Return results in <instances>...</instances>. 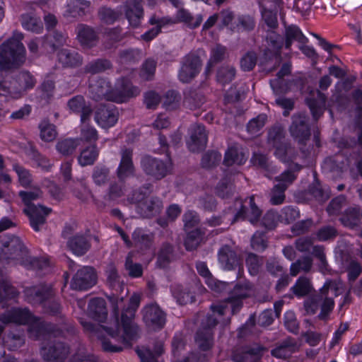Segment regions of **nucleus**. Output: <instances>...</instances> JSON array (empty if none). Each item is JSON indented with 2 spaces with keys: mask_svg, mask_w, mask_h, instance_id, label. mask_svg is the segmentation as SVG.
I'll use <instances>...</instances> for the list:
<instances>
[{
  "mask_svg": "<svg viewBox=\"0 0 362 362\" xmlns=\"http://www.w3.org/2000/svg\"><path fill=\"white\" fill-rule=\"evenodd\" d=\"M218 259L221 267L228 271L243 270V262L239 254L230 246L223 245L218 252Z\"/></svg>",
  "mask_w": 362,
  "mask_h": 362,
  "instance_id": "dca6fc26",
  "label": "nucleus"
},
{
  "mask_svg": "<svg viewBox=\"0 0 362 362\" xmlns=\"http://www.w3.org/2000/svg\"><path fill=\"white\" fill-rule=\"evenodd\" d=\"M140 302L141 298L139 295L134 293L131 296L128 306L122 310L121 314V323L123 328L122 335L119 334V315L117 317L115 314L116 323L114 328L95 325L83 319L80 320V323L86 332L96 334L100 329H104L115 341L127 346H130L132 345L131 341L136 338L139 330L138 325L134 322V317Z\"/></svg>",
  "mask_w": 362,
  "mask_h": 362,
  "instance_id": "f257e3e1",
  "label": "nucleus"
},
{
  "mask_svg": "<svg viewBox=\"0 0 362 362\" xmlns=\"http://www.w3.org/2000/svg\"><path fill=\"white\" fill-rule=\"evenodd\" d=\"M19 295V291L15 288L11 281L6 279L0 281V298L14 299Z\"/></svg>",
  "mask_w": 362,
  "mask_h": 362,
  "instance_id": "774afa93",
  "label": "nucleus"
},
{
  "mask_svg": "<svg viewBox=\"0 0 362 362\" xmlns=\"http://www.w3.org/2000/svg\"><path fill=\"white\" fill-rule=\"evenodd\" d=\"M235 192V187L230 177H225L220 180L216 188V193L221 199H230Z\"/></svg>",
  "mask_w": 362,
  "mask_h": 362,
  "instance_id": "a18cd8bd",
  "label": "nucleus"
},
{
  "mask_svg": "<svg viewBox=\"0 0 362 362\" xmlns=\"http://www.w3.org/2000/svg\"><path fill=\"white\" fill-rule=\"evenodd\" d=\"M125 183L126 181H121L118 179L111 182L107 188L104 199L106 201L111 202L123 197L127 191Z\"/></svg>",
  "mask_w": 362,
  "mask_h": 362,
  "instance_id": "a19ab883",
  "label": "nucleus"
},
{
  "mask_svg": "<svg viewBox=\"0 0 362 362\" xmlns=\"http://www.w3.org/2000/svg\"><path fill=\"white\" fill-rule=\"evenodd\" d=\"M90 317L98 322H104L107 317L105 300L102 298H95L90 300L88 306Z\"/></svg>",
  "mask_w": 362,
  "mask_h": 362,
  "instance_id": "cd10ccee",
  "label": "nucleus"
},
{
  "mask_svg": "<svg viewBox=\"0 0 362 362\" xmlns=\"http://www.w3.org/2000/svg\"><path fill=\"white\" fill-rule=\"evenodd\" d=\"M58 61L64 67L76 68L83 64V57L77 52L62 49L57 54Z\"/></svg>",
  "mask_w": 362,
  "mask_h": 362,
  "instance_id": "c85d7f7f",
  "label": "nucleus"
},
{
  "mask_svg": "<svg viewBox=\"0 0 362 362\" xmlns=\"http://www.w3.org/2000/svg\"><path fill=\"white\" fill-rule=\"evenodd\" d=\"M15 81H10L9 78H4L0 72V95L11 98V95H18V90L15 86Z\"/></svg>",
  "mask_w": 362,
  "mask_h": 362,
  "instance_id": "0e129e2a",
  "label": "nucleus"
},
{
  "mask_svg": "<svg viewBox=\"0 0 362 362\" xmlns=\"http://www.w3.org/2000/svg\"><path fill=\"white\" fill-rule=\"evenodd\" d=\"M107 283L113 292L107 298L110 301L113 313L117 317L119 315V309L122 307L123 300L127 294V288L120 281L116 267L114 264H110L106 270Z\"/></svg>",
  "mask_w": 362,
  "mask_h": 362,
  "instance_id": "0eeeda50",
  "label": "nucleus"
},
{
  "mask_svg": "<svg viewBox=\"0 0 362 362\" xmlns=\"http://www.w3.org/2000/svg\"><path fill=\"white\" fill-rule=\"evenodd\" d=\"M236 74L235 67L229 65L221 66L216 74L217 81L223 85L231 82Z\"/></svg>",
  "mask_w": 362,
  "mask_h": 362,
  "instance_id": "052dcab7",
  "label": "nucleus"
},
{
  "mask_svg": "<svg viewBox=\"0 0 362 362\" xmlns=\"http://www.w3.org/2000/svg\"><path fill=\"white\" fill-rule=\"evenodd\" d=\"M22 33L15 31L13 36L0 46V66L10 68L18 66L25 61V49L21 40Z\"/></svg>",
  "mask_w": 362,
  "mask_h": 362,
  "instance_id": "39448f33",
  "label": "nucleus"
},
{
  "mask_svg": "<svg viewBox=\"0 0 362 362\" xmlns=\"http://www.w3.org/2000/svg\"><path fill=\"white\" fill-rule=\"evenodd\" d=\"M124 11L129 24L138 27L144 17V9L140 0H127L124 4Z\"/></svg>",
  "mask_w": 362,
  "mask_h": 362,
  "instance_id": "4be33fe9",
  "label": "nucleus"
},
{
  "mask_svg": "<svg viewBox=\"0 0 362 362\" xmlns=\"http://www.w3.org/2000/svg\"><path fill=\"white\" fill-rule=\"evenodd\" d=\"M133 246L145 252L149 250L153 243V236L144 233L141 230L136 229L132 233Z\"/></svg>",
  "mask_w": 362,
  "mask_h": 362,
  "instance_id": "37998d69",
  "label": "nucleus"
},
{
  "mask_svg": "<svg viewBox=\"0 0 362 362\" xmlns=\"http://www.w3.org/2000/svg\"><path fill=\"white\" fill-rule=\"evenodd\" d=\"M163 353V344L161 341L155 343L153 349H146L142 352H139L141 362H158L157 358Z\"/></svg>",
  "mask_w": 362,
  "mask_h": 362,
  "instance_id": "8fccbe9b",
  "label": "nucleus"
},
{
  "mask_svg": "<svg viewBox=\"0 0 362 362\" xmlns=\"http://www.w3.org/2000/svg\"><path fill=\"white\" fill-rule=\"evenodd\" d=\"M252 293V286L250 282L245 281L235 284L233 288L230 291L229 296L232 299L238 298L240 300L249 298Z\"/></svg>",
  "mask_w": 362,
  "mask_h": 362,
  "instance_id": "603ef678",
  "label": "nucleus"
},
{
  "mask_svg": "<svg viewBox=\"0 0 362 362\" xmlns=\"http://www.w3.org/2000/svg\"><path fill=\"white\" fill-rule=\"evenodd\" d=\"M202 61L195 53L186 54L182 60L178 77L182 83H189L200 72Z\"/></svg>",
  "mask_w": 362,
  "mask_h": 362,
  "instance_id": "9b49d317",
  "label": "nucleus"
},
{
  "mask_svg": "<svg viewBox=\"0 0 362 362\" xmlns=\"http://www.w3.org/2000/svg\"><path fill=\"white\" fill-rule=\"evenodd\" d=\"M285 132L282 127L279 125H275L272 127L268 131L267 134V144L270 146L273 147L276 145L284 142Z\"/></svg>",
  "mask_w": 362,
  "mask_h": 362,
  "instance_id": "4d7b16f0",
  "label": "nucleus"
},
{
  "mask_svg": "<svg viewBox=\"0 0 362 362\" xmlns=\"http://www.w3.org/2000/svg\"><path fill=\"white\" fill-rule=\"evenodd\" d=\"M69 353V346L60 341H49L40 348V354L45 362H64Z\"/></svg>",
  "mask_w": 362,
  "mask_h": 362,
  "instance_id": "9d476101",
  "label": "nucleus"
},
{
  "mask_svg": "<svg viewBox=\"0 0 362 362\" xmlns=\"http://www.w3.org/2000/svg\"><path fill=\"white\" fill-rule=\"evenodd\" d=\"M97 282V274L93 267L86 266L78 269L72 278L71 288L74 290H87Z\"/></svg>",
  "mask_w": 362,
  "mask_h": 362,
  "instance_id": "2eb2a0df",
  "label": "nucleus"
},
{
  "mask_svg": "<svg viewBox=\"0 0 362 362\" xmlns=\"http://www.w3.org/2000/svg\"><path fill=\"white\" fill-rule=\"evenodd\" d=\"M308 122L309 117L305 112L296 113L291 117L289 132L299 144H303L310 139L311 134Z\"/></svg>",
  "mask_w": 362,
  "mask_h": 362,
  "instance_id": "1a4fd4ad",
  "label": "nucleus"
},
{
  "mask_svg": "<svg viewBox=\"0 0 362 362\" xmlns=\"http://www.w3.org/2000/svg\"><path fill=\"white\" fill-rule=\"evenodd\" d=\"M22 26L28 30L39 33L43 29L41 20L30 13H24L21 16Z\"/></svg>",
  "mask_w": 362,
  "mask_h": 362,
  "instance_id": "de8ad7c7",
  "label": "nucleus"
},
{
  "mask_svg": "<svg viewBox=\"0 0 362 362\" xmlns=\"http://www.w3.org/2000/svg\"><path fill=\"white\" fill-rule=\"evenodd\" d=\"M175 259L174 247L169 243H163L157 255L156 265L159 268H166Z\"/></svg>",
  "mask_w": 362,
  "mask_h": 362,
  "instance_id": "473e14b6",
  "label": "nucleus"
},
{
  "mask_svg": "<svg viewBox=\"0 0 362 362\" xmlns=\"http://www.w3.org/2000/svg\"><path fill=\"white\" fill-rule=\"evenodd\" d=\"M0 260L6 264H21L26 262L29 251L22 240L16 235H8L2 240Z\"/></svg>",
  "mask_w": 362,
  "mask_h": 362,
  "instance_id": "423d86ee",
  "label": "nucleus"
},
{
  "mask_svg": "<svg viewBox=\"0 0 362 362\" xmlns=\"http://www.w3.org/2000/svg\"><path fill=\"white\" fill-rule=\"evenodd\" d=\"M71 192L75 197L82 202H87L90 197H93L91 190L81 180L74 183L71 187Z\"/></svg>",
  "mask_w": 362,
  "mask_h": 362,
  "instance_id": "6e6d98bb",
  "label": "nucleus"
},
{
  "mask_svg": "<svg viewBox=\"0 0 362 362\" xmlns=\"http://www.w3.org/2000/svg\"><path fill=\"white\" fill-rule=\"evenodd\" d=\"M142 320L153 331L162 329L166 323V313L157 303L146 305L141 310Z\"/></svg>",
  "mask_w": 362,
  "mask_h": 362,
  "instance_id": "6e6552de",
  "label": "nucleus"
},
{
  "mask_svg": "<svg viewBox=\"0 0 362 362\" xmlns=\"http://www.w3.org/2000/svg\"><path fill=\"white\" fill-rule=\"evenodd\" d=\"M245 263L250 274L252 276H256L260 272L263 264L262 257L250 252L246 257Z\"/></svg>",
  "mask_w": 362,
  "mask_h": 362,
  "instance_id": "680f3d73",
  "label": "nucleus"
},
{
  "mask_svg": "<svg viewBox=\"0 0 362 362\" xmlns=\"http://www.w3.org/2000/svg\"><path fill=\"white\" fill-rule=\"evenodd\" d=\"M177 18L179 21L186 23L190 28L199 27L203 21L202 15H198L194 18L189 12L184 8L178 10Z\"/></svg>",
  "mask_w": 362,
  "mask_h": 362,
  "instance_id": "5fc2aeb1",
  "label": "nucleus"
},
{
  "mask_svg": "<svg viewBox=\"0 0 362 362\" xmlns=\"http://www.w3.org/2000/svg\"><path fill=\"white\" fill-rule=\"evenodd\" d=\"M80 145L78 138H67L59 140L56 144L57 151L64 156L72 155Z\"/></svg>",
  "mask_w": 362,
  "mask_h": 362,
  "instance_id": "c03bdc74",
  "label": "nucleus"
},
{
  "mask_svg": "<svg viewBox=\"0 0 362 362\" xmlns=\"http://www.w3.org/2000/svg\"><path fill=\"white\" fill-rule=\"evenodd\" d=\"M327 97L320 90L317 91L316 98L307 100V104L310 110L313 119L317 121L322 115Z\"/></svg>",
  "mask_w": 362,
  "mask_h": 362,
  "instance_id": "79ce46f5",
  "label": "nucleus"
},
{
  "mask_svg": "<svg viewBox=\"0 0 362 362\" xmlns=\"http://www.w3.org/2000/svg\"><path fill=\"white\" fill-rule=\"evenodd\" d=\"M208 136L205 127L202 124L193 126L189 139L187 141L189 150L192 152H199L204 150L207 144Z\"/></svg>",
  "mask_w": 362,
  "mask_h": 362,
  "instance_id": "aec40b11",
  "label": "nucleus"
},
{
  "mask_svg": "<svg viewBox=\"0 0 362 362\" xmlns=\"http://www.w3.org/2000/svg\"><path fill=\"white\" fill-rule=\"evenodd\" d=\"M205 233L200 228H195L187 233L184 245L188 251L196 250L202 242Z\"/></svg>",
  "mask_w": 362,
  "mask_h": 362,
  "instance_id": "49530a36",
  "label": "nucleus"
},
{
  "mask_svg": "<svg viewBox=\"0 0 362 362\" xmlns=\"http://www.w3.org/2000/svg\"><path fill=\"white\" fill-rule=\"evenodd\" d=\"M272 5L269 7L266 1H259V4L261 8L262 18L264 23L271 29H275L278 27L277 13L279 8L283 6H277L271 0H269Z\"/></svg>",
  "mask_w": 362,
  "mask_h": 362,
  "instance_id": "a878e982",
  "label": "nucleus"
},
{
  "mask_svg": "<svg viewBox=\"0 0 362 362\" xmlns=\"http://www.w3.org/2000/svg\"><path fill=\"white\" fill-rule=\"evenodd\" d=\"M163 202L158 197H147L136 207L137 212L144 218H151L158 215L163 209Z\"/></svg>",
  "mask_w": 362,
  "mask_h": 362,
  "instance_id": "b1692460",
  "label": "nucleus"
},
{
  "mask_svg": "<svg viewBox=\"0 0 362 362\" xmlns=\"http://www.w3.org/2000/svg\"><path fill=\"white\" fill-rule=\"evenodd\" d=\"M291 290L297 297L301 298L310 294L313 287L309 279L305 276H300Z\"/></svg>",
  "mask_w": 362,
  "mask_h": 362,
  "instance_id": "09e8293b",
  "label": "nucleus"
},
{
  "mask_svg": "<svg viewBox=\"0 0 362 362\" xmlns=\"http://www.w3.org/2000/svg\"><path fill=\"white\" fill-rule=\"evenodd\" d=\"M262 216V211L255 202V197L251 196L241 202L240 209L234 216L233 223L239 220H247L252 225L257 226Z\"/></svg>",
  "mask_w": 362,
  "mask_h": 362,
  "instance_id": "ddd939ff",
  "label": "nucleus"
},
{
  "mask_svg": "<svg viewBox=\"0 0 362 362\" xmlns=\"http://www.w3.org/2000/svg\"><path fill=\"white\" fill-rule=\"evenodd\" d=\"M362 219V211L359 206H349L341 214L339 221L346 227L354 228Z\"/></svg>",
  "mask_w": 362,
  "mask_h": 362,
  "instance_id": "2f4dec72",
  "label": "nucleus"
},
{
  "mask_svg": "<svg viewBox=\"0 0 362 362\" xmlns=\"http://www.w3.org/2000/svg\"><path fill=\"white\" fill-rule=\"evenodd\" d=\"M24 293L26 300L33 305L45 304L54 296L52 287L46 284L27 288Z\"/></svg>",
  "mask_w": 362,
  "mask_h": 362,
  "instance_id": "a211bd4d",
  "label": "nucleus"
},
{
  "mask_svg": "<svg viewBox=\"0 0 362 362\" xmlns=\"http://www.w3.org/2000/svg\"><path fill=\"white\" fill-rule=\"evenodd\" d=\"M298 349L299 346L296 340L289 337L278 343L276 347L272 349L271 355L276 358L286 360Z\"/></svg>",
  "mask_w": 362,
  "mask_h": 362,
  "instance_id": "5701e85b",
  "label": "nucleus"
},
{
  "mask_svg": "<svg viewBox=\"0 0 362 362\" xmlns=\"http://www.w3.org/2000/svg\"><path fill=\"white\" fill-rule=\"evenodd\" d=\"M286 49H290L293 42L296 41L300 44H305L308 42V38L303 34L300 28L295 25H290L285 26L284 31Z\"/></svg>",
  "mask_w": 362,
  "mask_h": 362,
  "instance_id": "c9c22d12",
  "label": "nucleus"
},
{
  "mask_svg": "<svg viewBox=\"0 0 362 362\" xmlns=\"http://www.w3.org/2000/svg\"><path fill=\"white\" fill-rule=\"evenodd\" d=\"M205 99L202 94L195 91H190L185 95L184 104L187 107L193 110L201 107Z\"/></svg>",
  "mask_w": 362,
  "mask_h": 362,
  "instance_id": "69168bd1",
  "label": "nucleus"
},
{
  "mask_svg": "<svg viewBox=\"0 0 362 362\" xmlns=\"http://www.w3.org/2000/svg\"><path fill=\"white\" fill-rule=\"evenodd\" d=\"M95 120L103 128L115 125L118 119V112L114 105H99L95 112Z\"/></svg>",
  "mask_w": 362,
  "mask_h": 362,
  "instance_id": "6ab92c4d",
  "label": "nucleus"
},
{
  "mask_svg": "<svg viewBox=\"0 0 362 362\" xmlns=\"http://www.w3.org/2000/svg\"><path fill=\"white\" fill-rule=\"evenodd\" d=\"M90 93L93 100L98 101L103 99L110 101V97H114V90L110 82L105 78H99L89 85Z\"/></svg>",
  "mask_w": 362,
  "mask_h": 362,
  "instance_id": "412c9836",
  "label": "nucleus"
},
{
  "mask_svg": "<svg viewBox=\"0 0 362 362\" xmlns=\"http://www.w3.org/2000/svg\"><path fill=\"white\" fill-rule=\"evenodd\" d=\"M66 42V36L59 30H53L43 37L42 47L50 52H55L58 47Z\"/></svg>",
  "mask_w": 362,
  "mask_h": 362,
  "instance_id": "f704fd0d",
  "label": "nucleus"
},
{
  "mask_svg": "<svg viewBox=\"0 0 362 362\" xmlns=\"http://www.w3.org/2000/svg\"><path fill=\"white\" fill-rule=\"evenodd\" d=\"M110 169L105 165L98 164L91 171V179L97 187H104L110 180Z\"/></svg>",
  "mask_w": 362,
  "mask_h": 362,
  "instance_id": "e433bc0d",
  "label": "nucleus"
},
{
  "mask_svg": "<svg viewBox=\"0 0 362 362\" xmlns=\"http://www.w3.org/2000/svg\"><path fill=\"white\" fill-rule=\"evenodd\" d=\"M10 81H15L16 83L15 86L18 90V95H11V98H20L23 92L33 88L36 83V80L28 71H23L20 73L17 79L10 78Z\"/></svg>",
  "mask_w": 362,
  "mask_h": 362,
  "instance_id": "72a5a7b5",
  "label": "nucleus"
},
{
  "mask_svg": "<svg viewBox=\"0 0 362 362\" xmlns=\"http://www.w3.org/2000/svg\"><path fill=\"white\" fill-rule=\"evenodd\" d=\"M119 62L122 64H130L139 61L141 59V51L138 49H127L119 51Z\"/></svg>",
  "mask_w": 362,
  "mask_h": 362,
  "instance_id": "e2e57ef3",
  "label": "nucleus"
},
{
  "mask_svg": "<svg viewBox=\"0 0 362 362\" xmlns=\"http://www.w3.org/2000/svg\"><path fill=\"white\" fill-rule=\"evenodd\" d=\"M141 165L143 171L154 180H160L170 172V166L163 160L146 156L142 158Z\"/></svg>",
  "mask_w": 362,
  "mask_h": 362,
  "instance_id": "f8f14e48",
  "label": "nucleus"
},
{
  "mask_svg": "<svg viewBox=\"0 0 362 362\" xmlns=\"http://www.w3.org/2000/svg\"><path fill=\"white\" fill-rule=\"evenodd\" d=\"M112 67L113 65L110 60L105 58H99L86 64L83 67V72L95 75L110 70Z\"/></svg>",
  "mask_w": 362,
  "mask_h": 362,
  "instance_id": "4c0bfd02",
  "label": "nucleus"
},
{
  "mask_svg": "<svg viewBox=\"0 0 362 362\" xmlns=\"http://www.w3.org/2000/svg\"><path fill=\"white\" fill-rule=\"evenodd\" d=\"M0 322L4 325H25L35 322L36 318L27 308H12L0 315Z\"/></svg>",
  "mask_w": 362,
  "mask_h": 362,
  "instance_id": "f3484780",
  "label": "nucleus"
},
{
  "mask_svg": "<svg viewBox=\"0 0 362 362\" xmlns=\"http://www.w3.org/2000/svg\"><path fill=\"white\" fill-rule=\"evenodd\" d=\"M121 159L115 174L118 180L126 181L129 177L134 176L135 166L133 162V149L125 146L119 152Z\"/></svg>",
  "mask_w": 362,
  "mask_h": 362,
  "instance_id": "4468645a",
  "label": "nucleus"
},
{
  "mask_svg": "<svg viewBox=\"0 0 362 362\" xmlns=\"http://www.w3.org/2000/svg\"><path fill=\"white\" fill-rule=\"evenodd\" d=\"M77 29L78 39L82 45L92 47L96 45L98 37L93 28L81 24Z\"/></svg>",
  "mask_w": 362,
  "mask_h": 362,
  "instance_id": "58836bf2",
  "label": "nucleus"
},
{
  "mask_svg": "<svg viewBox=\"0 0 362 362\" xmlns=\"http://www.w3.org/2000/svg\"><path fill=\"white\" fill-rule=\"evenodd\" d=\"M344 291V286L340 281H327L318 293L313 294L304 301L306 314L313 315L320 309L317 318L326 320L334 309V297L342 294Z\"/></svg>",
  "mask_w": 362,
  "mask_h": 362,
  "instance_id": "f03ea898",
  "label": "nucleus"
},
{
  "mask_svg": "<svg viewBox=\"0 0 362 362\" xmlns=\"http://www.w3.org/2000/svg\"><path fill=\"white\" fill-rule=\"evenodd\" d=\"M114 93V97H110V101L122 103L137 96L140 93V90L130 81L124 78L121 88L115 89Z\"/></svg>",
  "mask_w": 362,
  "mask_h": 362,
  "instance_id": "393cba45",
  "label": "nucleus"
},
{
  "mask_svg": "<svg viewBox=\"0 0 362 362\" xmlns=\"http://www.w3.org/2000/svg\"><path fill=\"white\" fill-rule=\"evenodd\" d=\"M99 156V149L96 144H92L83 148L78 156V164L82 166L93 165Z\"/></svg>",
  "mask_w": 362,
  "mask_h": 362,
  "instance_id": "ea45409f",
  "label": "nucleus"
},
{
  "mask_svg": "<svg viewBox=\"0 0 362 362\" xmlns=\"http://www.w3.org/2000/svg\"><path fill=\"white\" fill-rule=\"evenodd\" d=\"M173 294L177 302L180 305H186L195 300L193 293L182 285L175 286L173 289Z\"/></svg>",
  "mask_w": 362,
  "mask_h": 362,
  "instance_id": "3c124183",
  "label": "nucleus"
},
{
  "mask_svg": "<svg viewBox=\"0 0 362 362\" xmlns=\"http://www.w3.org/2000/svg\"><path fill=\"white\" fill-rule=\"evenodd\" d=\"M211 314H207L202 320L195 336V341L200 349L207 351L214 344V329L218 323V317L225 315L226 306L223 304L211 305Z\"/></svg>",
  "mask_w": 362,
  "mask_h": 362,
  "instance_id": "20e7f679",
  "label": "nucleus"
},
{
  "mask_svg": "<svg viewBox=\"0 0 362 362\" xmlns=\"http://www.w3.org/2000/svg\"><path fill=\"white\" fill-rule=\"evenodd\" d=\"M313 267V260L308 257H303L292 263L290 267V274L292 276H297L300 272H309Z\"/></svg>",
  "mask_w": 362,
  "mask_h": 362,
  "instance_id": "864d4df0",
  "label": "nucleus"
},
{
  "mask_svg": "<svg viewBox=\"0 0 362 362\" xmlns=\"http://www.w3.org/2000/svg\"><path fill=\"white\" fill-rule=\"evenodd\" d=\"M226 49V47L217 45L211 50V57L206 64L205 72L206 74L211 72V68L217 63L221 62L225 58Z\"/></svg>",
  "mask_w": 362,
  "mask_h": 362,
  "instance_id": "bf43d9fd",
  "label": "nucleus"
},
{
  "mask_svg": "<svg viewBox=\"0 0 362 362\" xmlns=\"http://www.w3.org/2000/svg\"><path fill=\"white\" fill-rule=\"evenodd\" d=\"M302 165L296 163H291L289 164L287 170H284L279 175L274 177V181L277 182L276 185L281 187H285L286 189L296 180L297 174L302 169Z\"/></svg>",
  "mask_w": 362,
  "mask_h": 362,
  "instance_id": "c756f323",
  "label": "nucleus"
},
{
  "mask_svg": "<svg viewBox=\"0 0 362 362\" xmlns=\"http://www.w3.org/2000/svg\"><path fill=\"white\" fill-rule=\"evenodd\" d=\"M42 194L39 188L19 192V196L25 205L23 211L29 217L30 226L35 231L40 230L41 227L46 223V217L52 211L50 208L32 203L33 201L40 198Z\"/></svg>",
  "mask_w": 362,
  "mask_h": 362,
  "instance_id": "7ed1b4c3",
  "label": "nucleus"
},
{
  "mask_svg": "<svg viewBox=\"0 0 362 362\" xmlns=\"http://www.w3.org/2000/svg\"><path fill=\"white\" fill-rule=\"evenodd\" d=\"M221 154L216 151H208L202 158L201 165L204 168H212L219 164Z\"/></svg>",
  "mask_w": 362,
  "mask_h": 362,
  "instance_id": "338daca9",
  "label": "nucleus"
},
{
  "mask_svg": "<svg viewBox=\"0 0 362 362\" xmlns=\"http://www.w3.org/2000/svg\"><path fill=\"white\" fill-rule=\"evenodd\" d=\"M267 48L264 51V54L267 57L270 52L272 55L279 56L280 50L284 45V38L274 30H267L266 33Z\"/></svg>",
  "mask_w": 362,
  "mask_h": 362,
  "instance_id": "7c9ffc66",
  "label": "nucleus"
},
{
  "mask_svg": "<svg viewBox=\"0 0 362 362\" xmlns=\"http://www.w3.org/2000/svg\"><path fill=\"white\" fill-rule=\"evenodd\" d=\"M246 160L245 154L243 152H240L236 148H229L225 153L223 163L228 165H232L233 164L242 165Z\"/></svg>",
  "mask_w": 362,
  "mask_h": 362,
  "instance_id": "13d9d810",
  "label": "nucleus"
},
{
  "mask_svg": "<svg viewBox=\"0 0 362 362\" xmlns=\"http://www.w3.org/2000/svg\"><path fill=\"white\" fill-rule=\"evenodd\" d=\"M67 247L74 254L82 256L90 250L91 244L87 236L77 234L68 240Z\"/></svg>",
  "mask_w": 362,
  "mask_h": 362,
  "instance_id": "bb28decb",
  "label": "nucleus"
}]
</instances>
